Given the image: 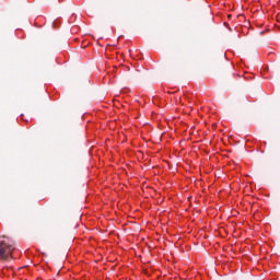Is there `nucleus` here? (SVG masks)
Segmentation results:
<instances>
[{
  "mask_svg": "<svg viewBox=\"0 0 280 280\" xmlns=\"http://www.w3.org/2000/svg\"><path fill=\"white\" fill-rule=\"evenodd\" d=\"M12 250H14V246L8 245L5 242H0V259H10Z\"/></svg>",
  "mask_w": 280,
  "mask_h": 280,
  "instance_id": "f257e3e1",
  "label": "nucleus"
}]
</instances>
